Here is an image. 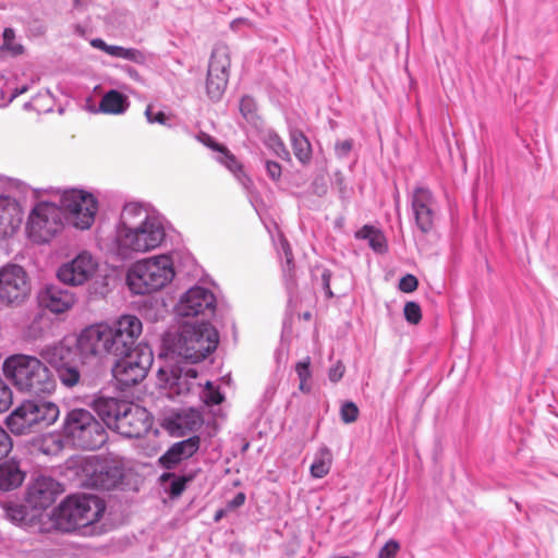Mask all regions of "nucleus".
<instances>
[{
    "instance_id": "nucleus-1",
    "label": "nucleus",
    "mask_w": 558,
    "mask_h": 558,
    "mask_svg": "<svg viewBox=\"0 0 558 558\" xmlns=\"http://www.w3.org/2000/svg\"><path fill=\"white\" fill-rule=\"evenodd\" d=\"M98 211L96 197L84 190L69 189L60 194V206L41 201L32 208L27 220L28 238L35 243H48L64 227V219L80 230L89 229Z\"/></svg>"
},
{
    "instance_id": "nucleus-2",
    "label": "nucleus",
    "mask_w": 558,
    "mask_h": 558,
    "mask_svg": "<svg viewBox=\"0 0 558 558\" xmlns=\"http://www.w3.org/2000/svg\"><path fill=\"white\" fill-rule=\"evenodd\" d=\"M166 239L162 216L140 203L124 205L114 229L112 250L121 259L134 253H147L159 247Z\"/></svg>"
},
{
    "instance_id": "nucleus-3",
    "label": "nucleus",
    "mask_w": 558,
    "mask_h": 558,
    "mask_svg": "<svg viewBox=\"0 0 558 558\" xmlns=\"http://www.w3.org/2000/svg\"><path fill=\"white\" fill-rule=\"evenodd\" d=\"M143 325L135 315H122L112 324L99 323L82 330L76 342L84 357H108L121 355L136 343Z\"/></svg>"
},
{
    "instance_id": "nucleus-4",
    "label": "nucleus",
    "mask_w": 558,
    "mask_h": 558,
    "mask_svg": "<svg viewBox=\"0 0 558 558\" xmlns=\"http://www.w3.org/2000/svg\"><path fill=\"white\" fill-rule=\"evenodd\" d=\"M219 343L217 329L208 322L185 324L178 332H168L162 344L167 355L186 363H198L211 354Z\"/></svg>"
},
{
    "instance_id": "nucleus-5",
    "label": "nucleus",
    "mask_w": 558,
    "mask_h": 558,
    "mask_svg": "<svg viewBox=\"0 0 558 558\" xmlns=\"http://www.w3.org/2000/svg\"><path fill=\"white\" fill-rule=\"evenodd\" d=\"M3 374L17 390L37 397L51 395L56 379L51 371L37 357L26 354L8 356L3 362Z\"/></svg>"
},
{
    "instance_id": "nucleus-6",
    "label": "nucleus",
    "mask_w": 558,
    "mask_h": 558,
    "mask_svg": "<svg viewBox=\"0 0 558 558\" xmlns=\"http://www.w3.org/2000/svg\"><path fill=\"white\" fill-rule=\"evenodd\" d=\"M179 252H170L137 260L129 269L126 282L135 294H149L165 288L174 276Z\"/></svg>"
},
{
    "instance_id": "nucleus-7",
    "label": "nucleus",
    "mask_w": 558,
    "mask_h": 558,
    "mask_svg": "<svg viewBox=\"0 0 558 558\" xmlns=\"http://www.w3.org/2000/svg\"><path fill=\"white\" fill-rule=\"evenodd\" d=\"M105 501L89 494H77L66 497L56 510V521L60 529L72 532L83 530V534L92 535L96 531L94 524L104 515Z\"/></svg>"
},
{
    "instance_id": "nucleus-8",
    "label": "nucleus",
    "mask_w": 558,
    "mask_h": 558,
    "mask_svg": "<svg viewBox=\"0 0 558 558\" xmlns=\"http://www.w3.org/2000/svg\"><path fill=\"white\" fill-rule=\"evenodd\" d=\"M62 433L68 442L83 450L99 449L107 441L104 424L90 411L81 408L65 414Z\"/></svg>"
},
{
    "instance_id": "nucleus-9",
    "label": "nucleus",
    "mask_w": 558,
    "mask_h": 558,
    "mask_svg": "<svg viewBox=\"0 0 558 558\" xmlns=\"http://www.w3.org/2000/svg\"><path fill=\"white\" fill-rule=\"evenodd\" d=\"M59 407L44 398L26 400L7 418L8 427L16 435L39 432L59 417Z\"/></svg>"
},
{
    "instance_id": "nucleus-10",
    "label": "nucleus",
    "mask_w": 558,
    "mask_h": 558,
    "mask_svg": "<svg viewBox=\"0 0 558 558\" xmlns=\"http://www.w3.org/2000/svg\"><path fill=\"white\" fill-rule=\"evenodd\" d=\"M116 362L112 367V375L121 389L125 390L142 381L153 364L154 355L151 349L144 343H140L128 352L116 355Z\"/></svg>"
},
{
    "instance_id": "nucleus-11",
    "label": "nucleus",
    "mask_w": 558,
    "mask_h": 558,
    "mask_svg": "<svg viewBox=\"0 0 558 558\" xmlns=\"http://www.w3.org/2000/svg\"><path fill=\"white\" fill-rule=\"evenodd\" d=\"M81 470L84 477L82 484L90 488L110 490L123 478V470L119 465L96 456L86 458Z\"/></svg>"
},
{
    "instance_id": "nucleus-12",
    "label": "nucleus",
    "mask_w": 558,
    "mask_h": 558,
    "mask_svg": "<svg viewBox=\"0 0 558 558\" xmlns=\"http://www.w3.org/2000/svg\"><path fill=\"white\" fill-rule=\"evenodd\" d=\"M230 49L223 43L215 45L209 59L206 90L208 97L218 101L228 85L230 70Z\"/></svg>"
},
{
    "instance_id": "nucleus-13",
    "label": "nucleus",
    "mask_w": 558,
    "mask_h": 558,
    "mask_svg": "<svg viewBox=\"0 0 558 558\" xmlns=\"http://www.w3.org/2000/svg\"><path fill=\"white\" fill-rule=\"evenodd\" d=\"M410 203L417 229L422 233L430 232L438 213V203L434 193L428 187L416 186L410 195Z\"/></svg>"
},
{
    "instance_id": "nucleus-14",
    "label": "nucleus",
    "mask_w": 558,
    "mask_h": 558,
    "mask_svg": "<svg viewBox=\"0 0 558 558\" xmlns=\"http://www.w3.org/2000/svg\"><path fill=\"white\" fill-rule=\"evenodd\" d=\"M31 290L26 271L23 267L9 264L0 269V300L8 304L20 303Z\"/></svg>"
},
{
    "instance_id": "nucleus-15",
    "label": "nucleus",
    "mask_w": 558,
    "mask_h": 558,
    "mask_svg": "<svg viewBox=\"0 0 558 558\" xmlns=\"http://www.w3.org/2000/svg\"><path fill=\"white\" fill-rule=\"evenodd\" d=\"M119 416L112 430L125 438H141L150 429L153 420L149 412L137 404L129 402Z\"/></svg>"
},
{
    "instance_id": "nucleus-16",
    "label": "nucleus",
    "mask_w": 558,
    "mask_h": 558,
    "mask_svg": "<svg viewBox=\"0 0 558 558\" xmlns=\"http://www.w3.org/2000/svg\"><path fill=\"white\" fill-rule=\"evenodd\" d=\"M216 308V298L214 293L199 286L189 289L180 299L177 305L178 315L190 316H211Z\"/></svg>"
},
{
    "instance_id": "nucleus-17",
    "label": "nucleus",
    "mask_w": 558,
    "mask_h": 558,
    "mask_svg": "<svg viewBox=\"0 0 558 558\" xmlns=\"http://www.w3.org/2000/svg\"><path fill=\"white\" fill-rule=\"evenodd\" d=\"M98 267L97 260L94 256L83 251L77 254L72 260L64 263L58 269L57 276L59 280L70 286H81L88 281Z\"/></svg>"
},
{
    "instance_id": "nucleus-18",
    "label": "nucleus",
    "mask_w": 558,
    "mask_h": 558,
    "mask_svg": "<svg viewBox=\"0 0 558 558\" xmlns=\"http://www.w3.org/2000/svg\"><path fill=\"white\" fill-rule=\"evenodd\" d=\"M60 485L49 476H38L28 486L26 502L34 509L45 510L49 508L60 493Z\"/></svg>"
},
{
    "instance_id": "nucleus-19",
    "label": "nucleus",
    "mask_w": 558,
    "mask_h": 558,
    "mask_svg": "<svg viewBox=\"0 0 558 558\" xmlns=\"http://www.w3.org/2000/svg\"><path fill=\"white\" fill-rule=\"evenodd\" d=\"M203 425V417L199 411L194 409L182 410L173 413L165 420V428L177 437L198 430Z\"/></svg>"
},
{
    "instance_id": "nucleus-20",
    "label": "nucleus",
    "mask_w": 558,
    "mask_h": 558,
    "mask_svg": "<svg viewBox=\"0 0 558 558\" xmlns=\"http://www.w3.org/2000/svg\"><path fill=\"white\" fill-rule=\"evenodd\" d=\"M201 438L193 435L186 439L174 442L159 458V464L168 470L175 468L179 463L193 457L199 449Z\"/></svg>"
},
{
    "instance_id": "nucleus-21",
    "label": "nucleus",
    "mask_w": 558,
    "mask_h": 558,
    "mask_svg": "<svg viewBox=\"0 0 558 558\" xmlns=\"http://www.w3.org/2000/svg\"><path fill=\"white\" fill-rule=\"evenodd\" d=\"M197 372L193 367L174 366L167 378L169 391L178 397H186L197 392L199 385L196 383Z\"/></svg>"
},
{
    "instance_id": "nucleus-22",
    "label": "nucleus",
    "mask_w": 558,
    "mask_h": 558,
    "mask_svg": "<svg viewBox=\"0 0 558 558\" xmlns=\"http://www.w3.org/2000/svg\"><path fill=\"white\" fill-rule=\"evenodd\" d=\"M39 304L46 310L61 314L69 311L75 303V295L60 286H47L38 296Z\"/></svg>"
},
{
    "instance_id": "nucleus-23",
    "label": "nucleus",
    "mask_w": 558,
    "mask_h": 558,
    "mask_svg": "<svg viewBox=\"0 0 558 558\" xmlns=\"http://www.w3.org/2000/svg\"><path fill=\"white\" fill-rule=\"evenodd\" d=\"M22 222L17 202L7 195H0V239L12 235Z\"/></svg>"
},
{
    "instance_id": "nucleus-24",
    "label": "nucleus",
    "mask_w": 558,
    "mask_h": 558,
    "mask_svg": "<svg viewBox=\"0 0 558 558\" xmlns=\"http://www.w3.org/2000/svg\"><path fill=\"white\" fill-rule=\"evenodd\" d=\"M129 401L112 397L99 396L94 399L93 408L108 428L112 429Z\"/></svg>"
},
{
    "instance_id": "nucleus-25",
    "label": "nucleus",
    "mask_w": 558,
    "mask_h": 558,
    "mask_svg": "<svg viewBox=\"0 0 558 558\" xmlns=\"http://www.w3.org/2000/svg\"><path fill=\"white\" fill-rule=\"evenodd\" d=\"M205 137L206 142L204 143L218 153L216 159L234 174L244 189L250 190L252 181L244 173L236 158L225 146L216 143L209 135H205Z\"/></svg>"
},
{
    "instance_id": "nucleus-26",
    "label": "nucleus",
    "mask_w": 558,
    "mask_h": 558,
    "mask_svg": "<svg viewBox=\"0 0 558 558\" xmlns=\"http://www.w3.org/2000/svg\"><path fill=\"white\" fill-rule=\"evenodd\" d=\"M205 137L206 142L204 143L218 153L216 159L234 174L244 189L250 190L252 181L244 173L236 158L225 146L216 143L209 135H205Z\"/></svg>"
},
{
    "instance_id": "nucleus-27",
    "label": "nucleus",
    "mask_w": 558,
    "mask_h": 558,
    "mask_svg": "<svg viewBox=\"0 0 558 558\" xmlns=\"http://www.w3.org/2000/svg\"><path fill=\"white\" fill-rule=\"evenodd\" d=\"M77 347L73 348L70 344L60 341L46 345L41 350L40 355L45 361L57 368L61 365L73 363L77 356Z\"/></svg>"
},
{
    "instance_id": "nucleus-28",
    "label": "nucleus",
    "mask_w": 558,
    "mask_h": 558,
    "mask_svg": "<svg viewBox=\"0 0 558 558\" xmlns=\"http://www.w3.org/2000/svg\"><path fill=\"white\" fill-rule=\"evenodd\" d=\"M130 106L126 95L117 90L110 89L104 94L99 102V112L106 114H123Z\"/></svg>"
},
{
    "instance_id": "nucleus-29",
    "label": "nucleus",
    "mask_w": 558,
    "mask_h": 558,
    "mask_svg": "<svg viewBox=\"0 0 558 558\" xmlns=\"http://www.w3.org/2000/svg\"><path fill=\"white\" fill-rule=\"evenodd\" d=\"M25 478V473L15 462H5L0 464V489L9 492L21 486Z\"/></svg>"
},
{
    "instance_id": "nucleus-30",
    "label": "nucleus",
    "mask_w": 558,
    "mask_h": 558,
    "mask_svg": "<svg viewBox=\"0 0 558 558\" xmlns=\"http://www.w3.org/2000/svg\"><path fill=\"white\" fill-rule=\"evenodd\" d=\"M26 49L12 27H5L2 31V43L0 44V59L19 58L25 53Z\"/></svg>"
},
{
    "instance_id": "nucleus-31",
    "label": "nucleus",
    "mask_w": 558,
    "mask_h": 558,
    "mask_svg": "<svg viewBox=\"0 0 558 558\" xmlns=\"http://www.w3.org/2000/svg\"><path fill=\"white\" fill-rule=\"evenodd\" d=\"M331 464V450L326 445H322L314 454V460L310 468L311 476L314 478L325 477L329 473Z\"/></svg>"
},
{
    "instance_id": "nucleus-32",
    "label": "nucleus",
    "mask_w": 558,
    "mask_h": 558,
    "mask_svg": "<svg viewBox=\"0 0 558 558\" xmlns=\"http://www.w3.org/2000/svg\"><path fill=\"white\" fill-rule=\"evenodd\" d=\"M355 238L366 240L371 248L376 253H385L388 248L384 233L373 226H363L355 232Z\"/></svg>"
},
{
    "instance_id": "nucleus-33",
    "label": "nucleus",
    "mask_w": 558,
    "mask_h": 558,
    "mask_svg": "<svg viewBox=\"0 0 558 558\" xmlns=\"http://www.w3.org/2000/svg\"><path fill=\"white\" fill-rule=\"evenodd\" d=\"M291 144L295 157L302 163H306L311 160L312 148L307 137L298 130H293L290 133Z\"/></svg>"
},
{
    "instance_id": "nucleus-34",
    "label": "nucleus",
    "mask_w": 558,
    "mask_h": 558,
    "mask_svg": "<svg viewBox=\"0 0 558 558\" xmlns=\"http://www.w3.org/2000/svg\"><path fill=\"white\" fill-rule=\"evenodd\" d=\"M279 255L281 258L283 278L288 284H294V262L289 242L286 239L280 240Z\"/></svg>"
},
{
    "instance_id": "nucleus-35",
    "label": "nucleus",
    "mask_w": 558,
    "mask_h": 558,
    "mask_svg": "<svg viewBox=\"0 0 558 558\" xmlns=\"http://www.w3.org/2000/svg\"><path fill=\"white\" fill-rule=\"evenodd\" d=\"M197 393H198L201 400L206 405H218L225 399L223 395L220 392V389L218 387H215L211 384V381H206L204 387H202V385H199Z\"/></svg>"
},
{
    "instance_id": "nucleus-36",
    "label": "nucleus",
    "mask_w": 558,
    "mask_h": 558,
    "mask_svg": "<svg viewBox=\"0 0 558 558\" xmlns=\"http://www.w3.org/2000/svg\"><path fill=\"white\" fill-rule=\"evenodd\" d=\"M56 369L61 384L65 387L71 388L80 381L81 374L74 362L61 365Z\"/></svg>"
},
{
    "instance_id": "nucleus-37",
    "label": "nucleus",
    "mask_w": 558,
    "mask_h": 558,
    "mask_svg": "<svg viewBox=\"0 0 558 558\" xmlns=\"http://www.w3.org/2000/svg\"><path fill=\"white\" fill-rule=\"evenodd\" d=\"M160 480L162 482H167V481L171 480L169 492H170L171 496L177 497V496H180L184 492L186 484L193 480V475L186 476V475H175L174 473H163L160 476Z\"/></svg>"
},
{
    "instance_id": "nucleus-38",
    "label": "nucleus",
    "mask_w": 558,
    "mask_h": 558,
    "mask_svg": "<svg viewBox=\"0 0 558 558\" xmlns=\"http://www.w3.org/2000/svg\"><path fill=\"white\" fill-rule=\"evenodd\" d=\"M113 57L132 61L136 64H145L147 62L146 52L136 48H124L122 46H116V49H113Z\"/></svg>"
},
{
    "instance_id": "nucleus-39",
    "label": "nucleus",
    "mask_w": 558,
    "mask_h": 558,
    "mask_svg": "<svg viewBox=\"0 0 558 558\" xmlns=\"http://www.w3.org/2000/svg\"><path fill=\"white\" fill-rule=\"evenodd\" d=\"M5 517L14 524H24L27 521V507L21 504L10 502L5 506Z\"/></svg>"
},
{
    "instance_id": "nucleus-40",
    "label": "nucleus",
    "mask_w": 558,
    "mask_h": 558,
    "mask_svg": "<svg viewBox=\"0 0 558 558\" xmlns=\"http://www.w3.org/2000/svg\"><path fill=\"white\" fill-rule=\"evenodd\" d=\"M240 112L243 118L253 122L256 118V102L253 97L245 95L240 100Z\"/></svg>"
},
{
    "instance_id": "nucleus-41",
    "label": "nucleus",
    "mask_w": 558,
    "mask_h": 558,
    "mask_svg": "<svg viewBox=\"0 0 558 558\" xmlns=\"http://www.w3.org/2000/svg\"><path fill=\"white\" fill-rule=\"evenodd\" d=\"M405 320L411 325H417L422 319V310L418 303L409 301L403 308Z\"/></svg>"
},
{
    "instance_id": "nucleus-42",
    "label": "nucleus",
    "mask_w": 558,
    "mask_h": 558,
    "mask_svg": "<svg viewBox=\"0 0 558 558\" xmlns=\"http://www.w3.org/2000/svg\"><path fill=\"white\" fill-rule=\"evenodd\" d=\"M13 403V392L10 386L0 377V413L8 411Z\"/></svg>"
},
{
    "instance_id": "nucleus-43",
    "label": "nucleus",
    "mask_w": 558,
    "mask_h": 558,
    "mask_svg": "<svg viewBox=\"0 0 558 558\" xmlns=\"http://www.w3.org/2000/svg\"><path fill=\"white\" fill-rule=\"evenodd\" d=\"M340 417L345 424L353 423L359 417V408L352 401H345L340 409Z\"/></svg>"
},
{
    "instance_id": "nucleus-44",
    "label": "nucleus",
    "mask_w": 558,
    "mask_h": 558,
    "mask_svg": "<svg viewBox=\"0 0 558 558\" xmlns=\"http://www.w3.org/2000/svg\"><path fill=\"white\" fill-rule=\"evenodd\" d=\"M145 117L148 121V123H158L168 128H171V124L169 123L170 119L163 111H154V107L151 105H148L145 110Z\"/></svg>"
},
{
    "instance_id": "nucleus-45",
    "label": "nucleus",
    "mask_w": 558,
    "mask_h": 558,
    "mask_svg": "<svg viewBox=\"0 0 558 558\" xmlns=\"http://www.w3.org/2000/svg\"><path fill=\"white\" fill-rule=\"evenodd\" d=\"M268 146L274 150V153L284 159L289 156V151L287 150L283 142L277 134H269L268 136Z\"/></svg>"
},
{
    "instance_id": "nucleus-46",
    "label": "nucleus",
    "mask_w": 558,
    "mask_h": 558,
    "mask_svg": "<svg viewBox=\"0 0 558 558\" xmlns=\"http://www.w3.org/2000/svg\"><path fill=\"white\" fill-rule=\"evenodd\" d=\"M418 281L413 275H405L399 281V289L404 293H411L417 289Z\"/></svg>"
},
{
    "instance_id": "nucleus-47",
    "label": "nucleus",
    "mask_w": 558,
    "mask_h": 558,
    "mask_svg": "<svg viewBox=\"0 0 558 558\" xmlns=\"http://www.w3.org/2000/svg\"><path fill=\"white\" fill-rule=\"evenodd\" d=\"M399 549V543L395 539H389L379 550L378 558H395Z\"/></svg>"
},
{
    "instance_id": "nucleus-48",
    "label": "nucleus",
    "mask_w": 558,
    "mask_h": 558,
    "mask_svg": "<svg viewBox=\"0 0 558 558\" xmlns=\"http://www.w3.org/2000/svg\"><path fill=\"white\" fill-rule=\"evenodd\" d=\"M295 372H296L300 380L311 379L312 372H311L310 357H306V359L298 362L295 365Z\"/></svg>"
},
{
    "instance_id": "nucleus-49",
    "label": "nucleus",
    "mask_w": 558,
    "mask_h": 558,
    "mask_svg": "<svg viewBox=\"0 0 558 558\" xmlns=\"http://www.w3.org/2000/svg\"><path fill=\"white\" fill-rule=\"evenodd\" d=\"M12 450L10 435L0 426V460L5 458Z\"/></svg>"
},
{
    "instance_id": "nucleus-50",
    "label": "nucleus",
    "mask_w": 558,
    "mask_h": 558,
    "mask_svg": "<svg viewBox=\"0 0 558 558\" xmlns=\"http://www.w3.org/2000/svg\"><path fill=\"white\" fill-rule=\"evenodd\" d=\"M345 367L341 361H338L328 372V378L331 383H338L344 375Z\"/></svg>"
},
{
    "instance_id": "nucleus-51",
    "label": "nucleus",
    "mask_w": 558,
    "mask_h": 558,
    "mask_svg": "<svg viewBox=\"0 0 558 558\" xmlns=\"http://www.w3.org/2000/svg\"><path fill=\"white\" fill-rule=\"evenodd\" d=\"M117 68L124 74H126L131 80H133L134 82H137V83H141L143 84L144 83V78L143 76L140 74V72L133 68L132 65L130 64H120V65H117Z\"/></svg>"
},
{
    "instance_id": "nucleus-52",
    "label": "nucleus",
    "mask_w": 558,
    "mask_h": 558,
    "mask_svg": "<svg viewBox=\"0 0 558 558\" xmlns=\"http://www.w3.org/2000/svg\"><path fill=\"white\" fill-rule=\"evenodd\" d=\"M353 147V142L352 140H345V141H342V142H338L335 146V150H336V155L339 157V158H344L349 155V153L351 151Z\"/></svg>"
},
{
    "instance_id": "nucleus-53",
    "label": "nucleus",
    "mask_w": 558,
    "mask_h": 558,
    "mask_svg": "<svg viewBox=\"0 0 558 558\" xmlns=\"http://www.w3.org/2000/svg\"><path fill=\"white\" fill-rule=\"evenodd\" d=\"M266 172L274 181L281 177V166L277 161L267 160L265 163Z\"/></svg>"
},
{
    "instance_id": "nucleus-54",
    "label": "nucleus",
    "mask_w": 558,
    "mask_h": 558,
    "mask_svg": "<svg viewBox=\"0 0 558 558\" xmlns=\"http://www.w3.org/2000/svg\"><path fill=\"white\" fill-rule=\"evenodd\" d=\"M246 495L242 492L238 493L231 500L226 504L227 510L233 511L244 505Z\"/></svg>"
},
{
    "instance_id": "nucleus-55",
    "label": "nucleus",
    "mask_w": 558,
    "mask_h": 558,
    "mask_svg": "<svg viewBox=\"0 0 558 558\" xmlns=\"http://www.w3.org/2000/svg\"><path fill=\"white\" fill-rule=\"evenodd\" d=\"M90 45L94 48H97V49L106 52L107 54L113 57V49H116V45H108L101 38H94V39H92Z\"/></svg>"
},
{
    "instance_id": "nucleus-56",
    "label": "nucleus",
    "mask_w": 558,
    "mask_h": 558,
    "mask_svg": "<svg viewBox=\"0 0 558 558\" xmlns=\"http://www.w3.org/2000/svg\"><path fill=\"white\" fill-rule=\"evenodd\" d=\"M330 279H331V272L328 269H324L322 272V287L326 293L327 298H332L333 293L330 288Z\"/></svg>"
},
{
    "instance_id": "nucleus-57",
    "label": "nucleus",
    "mask_w": 558,
    "mask_h": 558,
    "mask_svg": "<svg viewBox=\"0 0 558 558\" xmlns=\"http://www.w3.org/2000/svg\"><path fill=\"white\" fill-rule=\"evenodd\" d=\"M28 90V85H23L19 88H15L13 90V93L11 94L10 98H9V102H11L14 98H16L17 96L26 93Z\"/></svg>"
},
{
    "instance_id": "nucleus-58",
    "label": "nucleus",
    "mask_w": 558,
    "mask_h": 558,
    "mask_svg": "<svg viewBox=\"0 0 558 558\" xmlns=\"http://www.w3.org/2000/svg\"><path fill=\"white\" fill-rule=\"evenodd\" d=\"M311 379H305V380H300V386H299V389L304 392V393H308L312 389V386H311V383H310Z\"/></svg>"
},
{
    "instance_id": "nucleus-59",
    "label": "nucleus",
    "mask_w": 558,
    "mask_h": 558,
    "mask_svg": "<svg viewBox=\"0 0 558 558\" xmlns=\"http://www.w3.org/2000/svg\"><path fill=\"white\" fill-rule=\"evenodd\" d=\"M336 184L339 186L340 193L344 194L345 185H344V179L341 175V173L336 174Z\"/></svg>"
},
{
    "instance_id": "nucleus-60",
    "label": "nucleus",
    "mask_w": 558,
    "mask_h": 558,
    "mask_svg": "<svg viewBox=\"0 0 558 558\" xmlns=\"http://www.w3.org/2000/svg\"><path fill=\"white\" fill-rule=\"evenodd\" d=\"M228 512H230V510H227V507L222 508V509H219L216 513H215V517H214V520L216 522L220 521Z\"/></svg>"
},
{
    "instance_id": "nucleus-61",
    "label": "nucleus",
    "mask_w": 558,
    "mask_h": 558,
    "mask_svg": "<svg viewBox=\"0 0 558 558\" xmlns=\"http://www.w3.org/2000/svg\"><path fill=\"white\" fill-rule=\"evenodd\" d=\"M81 1H82V0H74V5H75L76 8H78V7L81 5Z\"/></svg>"
},
{
    "instance_id": "nucleus-62",
    "label": "nucleus",
    "mask_w": 558,
    "mask_h": 558,
    "mask_svg": "<svg viewBox=\"0 0 558 558\" xmlns=\"http://www.w3.org/2000/svg\"><path fill=\"white\" fill-rule=\"evenodd\" d=\"M31 107H32V102H26V104L24 105V108H25V109H28V108H31Z\"/></svg>"
},
{
    "instance_id": "nucleus-63",
    "label": "nucleus",
    "mask_w": 558,
    "mask_h": 558,
    "mask_svg": "<svg viewBox=\"0 0 558 558\" xmlns=\"http://www.w3.org/2000/svg\"><path fill=\"white\" fill-rule=\"evenodd\" d=\"M185 258H186V260H187V262H190L191 264L193 263V259H192V257H191L190 255H186V256H185Z\"/></svg>"
},
{
    "instance_id": "nucleus-64",
    "label": "nucleus",
    "mask_w": 558,
    "mask_h": 558,
    "mask_svg": "<svg viewBox=\"0 0 558 558\" xmlns=\"http://www.w3.org/2000/svg\"><path fill=\"white\" fill-rule=\"evenodd\" d=\"M333 558H350L349 556H336Z\"/></svg>"
}]
</instances>
